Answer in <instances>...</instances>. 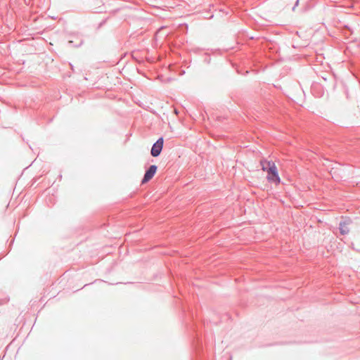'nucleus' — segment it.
I'll use <instances>...</instances> for the list:
<instances>
[{
    "instance_id": "nucleus-1",
    "label": "nucleus",
    "mask_w": 360,
    "mask_h": 360,
    "mask_svg": "<svg viewBox=\"0 0 360 360\" xmlns=\"http://www.w3.org/2000/svg\"><path fill=\"white\" fill-rule=\"evenodd\" d=\"M261 165L262 170L267 173L268 181L276 186L278 185L281 183V179L275 163L269 161H261Z\"/></svg>"
},
{
    "instance_id": "nucleus-5",
    "label": "nucleus",
    "mask_w": 360,
    "mask_h": 360,
    "mask_svg": "<svg viewBox=\"0 0 360 360\" xmlns=\"http://www.w3.org/2000/svg\"><path fill=\"white\" fill-rule=\"evenodd\" d=\"M299 3V0L297 1L295 6H297Z\"/></svg>"
},
{
    "instance_id": "nucleus-2",
    "label": "nucleus",
    "mask_w": 360,
    "mask_h": 360,
    "mask_svg": "<svg viewBox=\"0 0 360 360\" xmlns=\"http://www.w3.org/2000/svg\"><path fill=\"white\" fill-rule=\"evenodd\" d=\"M163 143H164V140H163V138H160L153 146L152 148H151V155L153 157H158L162 150V147H163Z\"/></svg>"
},
{
    "instance_id": "nucleus-3",
    "label": "nucleus",
    "mask_w": 360,
    "mask_h": 360,
    "mask_svg": "<svg viewBox=\"0 0 360 360\" xmlns=\"http://www.w3.org/2000/svg\"><path fill=\"white\" fill-rule=\"evenodd\" d=\"M158 167L156 165H151L149 169L146 172L143 179H142V184L148 182L153 179L157 172Z\"/></svg>"
},
{
    "instance_id": "nucleus-4",
    "label": "nucleus",
    "mask_w": 360,
    "mask_h": 360,
    "mask_svg": "<svg viewBox=\"0 0 360 360\" xmlns=\"http://www.w3.org/2000/svg\"><path fill=\"white\" fill-rule=\"evenodd\" d=\"M349 223L348 221H344L340 224V233L342 235L347 234L349 232Z\"/></svg>"
}]
</instances>
